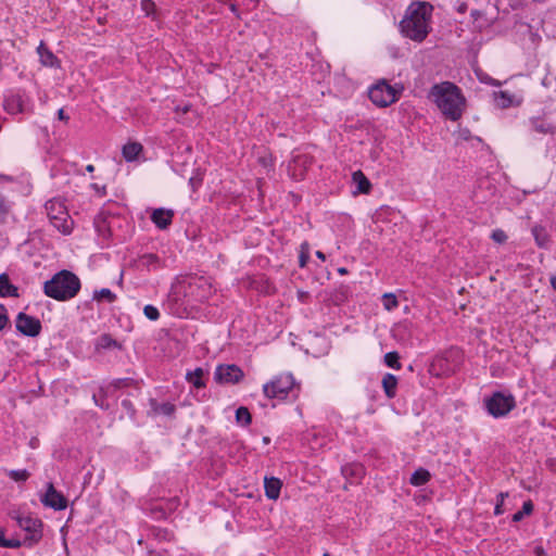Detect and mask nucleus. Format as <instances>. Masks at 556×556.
Returning a JSON list of instances; mask_svg holds the SVG:
<instances>
[{
    "mask_svg": "<svg viewBox=\"0 0 556 556\" xmlns=\"http://www.w3.org/2000/svg\"><path fill=\"white\" fill-rule=\"evenodd\" d=\"M282 486V482L280 479L275 477H265L264 479V488L265 494L269 500H277L280 495V490Z\"/></svg>",
    "mask_w": 556,
    "mask_h": 556,
    "instance_id": "nucleus-17",
    "label": "nucleus"
},
{
    "mask_svg": "<svg viewBox=\"0 0 556 556\" xmlns=\"http://www.w3.org/2000/svg\"><path fill=\"white\" fill-rule=\"evenodd\" d=\"M382 302H383V307L389 312L393 311L399 305V301L393 293H384L382 296Z\"/></svg>",
    "mask_w": 556,
    "mask_h": 556,
    "instance_id": "nucleus-33",
    "label": "nucleus"
},
{
    "mask_svg": "<svg viewBox=\"0 0 556 556\" xmlns=\"http://www.w3.org/2000/svg\"><path fill=\"white\" fill-rule=\"evenodd\" d=\"M531 231L539 248H548L551 237L545 227L542 225H534Z\"/></svg>",
    "mask_w": 556,
    "mask_h": 556,
    "instance_id": "nucleus-18",
    "label": "nucleus"
},
{
    "mask_svg": "<svg viewBox=\"0 0 556 556\" xmlns=\"http://www.w3.org/2000/svg\"><path fill=\"white\" fill-rule=\"evenodd\" d=\"M79 289V278L74 273L65 269L56 273L43 285L45 294L61 302L73 299Z\"/></svg>",
    "mask_w": 556,
    "mask_h": 556,
    "instance_id": "nucleus-4",
    "label": "nucleus"
},
{
    "mask_svg": "<svg viewBox=\"0 0 556 556\" xmlns=\"http://www.w3.org/2000/svg\"><path fill=\"white\" fill-rule=\"evenodd\" d=\"M428 97L442 115L452 122L459 121L467 108V101L462 89L451 81L433 85Z\"/></svg>",
    "mask_w": 556,
    "mask_h": 556,
    "instance_id": "nucleus-1",
    "label": "nucleus"
},
{
    "mask_svg": "<svg viewBox=\"0 0 556 556\" xmlns=\"http://www.w3.org/2000/svg\"><path fill=\"white\" fill-rule=\"evenodd\" d=\"M430 480V473L428 470L424 468H419L414 471L410 477V483L415 486H420L426 484Z\"/></svg>",
    "mask_w": 556,
    "mask_h": 556,
    "instance_id": "nucleus-27",
    "label": "nucleus"
},
{
    "mask_svg": "<svg viewBox=\"0 0 556 556\" xmlns=\"http://www.w3.org/2000/svg\"><path fill=\"white\" fill-rule=\"evenodd\" d=\"M146 317L150 320H157L160 317L159 309L153 305H146L143 308Z\"/></svg>",
    "mask_w": 556,
    "mask_h": 556,
    "instance_id": "nucleus-37",
    "label": "nucleus"
},
{
    "mask_svg": "<svg viewBox=\"0 0 556 556\" xmlns=\"http://www.w3.org/2000/svg\"><path fill=\"white\" fill-rule=\"evenodd\" d=\"M113 348H117V349H121V344L114 340L110 334H102L98 338V341H97V344H96V349L97 350H109V349H113Z\"/></svg>",
    "mask_w": 556,
    "mask_h": 556,
    "instance_id": "nucleus-26",
    "label": "nucleus"
},
{
    "mask_svg": "<svg viewBox=\"0 0 556 556\" xmlns=\"http://www.w3.org/2000/svg\"><path fill=\"white\" fill-rule=\"evenodd\" d=\"M485 406L490 415L495 418L506 416L516 406L515 397L511 394L495 392L485 400Z\"/></svg>",
    "mask_w": 556,
    "mask_h": 556,
    "instance_id": "nucleus-8",
    "label": "nucleus"
},
{
    "mask_svg": "<svg viewBox=\"0 0 556 556\" xmlns=\"http://www.w3.org/2000/svg\"><path fill=\"white\" fill-rule=\"evenodd\" d=\"M496 106L507 109L510 106H519L522 102V97L509 91H497L493 93Z\"/></svg>",
    "mask_w": 556,
    "mask_h": 556,
    "instance_id": "nucleus-13",
    "label": "nucleus"
},
{
    "mask_svg": "<svg viewBox=\"0 0 556 556\" xmlns=\"http://www.w3.org/2000/svg\"><path fill=\"white\" fill-rule=\"evenodd\" d=\"M316 256H317L319 260H321V261H325V260H326V256H325V254H324L321 251H317V252H316Z\"/></svg>",
    "mask_w": 556,
    "mask_h": 556,
    "instance_id": "nucleus-47",
    "label": "nucleus"
},
{
    "mask_svg": "<svg viewBox=\"0 0 556 556\" xmlns=\"http://www.w3.org/2000/svg\"><path fill=\"white\" fill-rule=\"evenodd\" d=\"M141 9L147 15H150L155 10V3L152 0H141Z\"/></svg>",
    "mask_w": 556,
    "mask_h": 556,
    "instance_id": "nucleus-42",
    "label": "nucleus"
},
{
    "mask_svg": "<svg viewBox=\"0 0 556 556\" xmlns=\"http://www.w3.org/2000/svg\"><path fill=\"white\" fill-rule=\"evenodd\" d=\"M9 212V205L4 198L0 194V222H2Z\"/></svg>",
    "mask_w": 556,
    "mask_h": 556,
    "instance_id": "nucleus-44",
    "label": "nucleus"
},
{
    "mask_svg": "<svg viewBox=\"0 0 556 556\" xmlns=\"http://www.w3.org/2000/svg\"><path fill=\"white\" fill-rule=\"evenodd\" d=\"M531 124H532L534 131H536L539 134L553 135L556 129L555 126H553L552 124L546 123L540 118L532 119Z\"/></svg>",
    "mask_w": 556,
    "mask_h": 556,
    "instance_id": "nucleus-28",
    "label": "nucleus"
},
{
    "mask_svg": "<svg viewBox=\"0 0 556 556\" xmlns=\"http://www.w3.org/2000/svg\"><path fill=\"white\" fill-rule=\"evenodd\" d=\"M37 52L40 58V62L46 66H53L56 58L55 55L47 48V46L41 41L37 48Z\"/></svg>",
    "mask_w": 556,
    "mask_h": 556,
    "instance_id": "nucleus-24",
    "label": "nucleus"
},
{
    "mask_svg": "<svg viewBox=\"0 0 556 556\" xmlns=\"http://www.w3.org/2000/svg\"><path fill=\"white\" fill-rule=\"evenodd\" d=\"M236 419L242 425H249L251 422V414L247 407H239L236 412Z\"/></svg>",
    "mask_w": 556,
    "mask_h": 556,
    "instance_id": "nucleus-35",
    "label": "nucleus"
},
{
    "mask_svg": "<svg viewBox=\"0 0 556 556\" xmlns=\"http://www.w3.org/2000/svg\"><path fill=\"white\" fill-rule=\"evenodd\" d=\"M230 10H231L232 12H236V11H237V8H236V5H235L233 3H231V4H230Z\"/></svg>",
    "mask_w": 556,
    "mask_h": 556,
    "instance_id": "nucleus-51",
    "label": "nucleus"
},
{
    "mask_svg": "<svg viewBox=\"0 0 556 556\" xmlns=\"http://www.w3.org/2000/svg\"><path fill=\"white\" fill-rule=\"evenodd\" d=\"M151 409L155 415L173 416L176 407L169 402L157 403L155 400L150 401Z\"/></svg>",
    "mask_w": 556,
    "mask_h": 556,
    "instance_id": "nucleus-21",
    "label": "nucleus"
},
{
    "mask_svg": "<svg viewBox=\"0 0 556 556\" xmlns=\"http://www.w3.org/2000/svg\"><path fill=\"white\" fill-rule=\"evenodd\" d=\"M508 496V493L507 492H501L498 495H497V502H496V505H495V509H494V514L495 515H501L503 514V504H504V501L505 498Z\"/></svg>",
    "mask_w": 556,
    "mask_h": 556,
    "instance_id": "nucleus-40",
    "label": "nucleus"
},
{
    "mask_svg": "<svg viewBox=\"0 0 556 556\" xmlns=\"http://www.w3.org/2000/svg\"><path fill=\"white\" fill-rule=\"evenodd\" d=\"M9 323L7 309L3 305H0V330L4 329Z\"/></svg>",
    "mask_w": 556,
    "mask_h": 556,
    "instance_id": "nucleus-43",
    "label": "nucleus"
},
{
    "mask_svg": "<svg viewBox=\"0 0 556 556\" xmlns=\"http://www.w3.org/2000/svg\"><path fill=\"white\" fill-rule=\"evenodd\" d=\"M219 383H238L243 378V371L237 365H219L214 374Z\"/></svg>",
    "mask_w": 556,
    "mask_h": 556,
    "instance_id": "nucleus-9",
    "label": "nucleus"
},
{
    "mask_svg": "<svg viewBox=\"0 0 556 556\" xmlns=\"http://www.w3.org/2000/svg\"><path fill=\"white\" fill-rule=\"evenodd\" d=\"M42 503L46 506H49L56 510L65 509L67 506L66 498L54 489L52 483L48 484L47 492L42 498Z\"/></svg>",
    "mask_w": 556,
    "mask_h": 556,
    "instance_id": "nucleus-12",
    "label": "nucleus"
},
{
    "mask_svg": "<svg viewBox=\"0 0 556 556\" xmlns=\"http://www.w3.org/2000/svg\"><path fill=\"white\" fill-rule=\"evenodd\" d=\"M295 388V381L291 374H283L270 382L264 384L263 390L269 399H286Z\"/></svg>",
    "mask_w": 556,
    "mask_h": 556,
    "instance_id": "nucleus-7",
    "label": "nucleus"
},
{
    "mask_svg": "<svg viewBox=\"0 0 556 556\" xmlns=\"http://www.w3.org/2000/svg\"><path fill=\"white\" fill-rule=\"evenodd\" d=\"M491 238L496 243H504L507 240V235L502 229H495L492 231Z\"/></svg>",
    "mask_w": 556,
    "mask_h": 556,
    "instance_id": "nucleus-38",
    "label": "nucleus"
},
{
    "mask_svg": "<svg viewBox=\"0 0 556 556\" xmlns=\"http://www.w3.org/2000/svg\"><path fill=\"white\" fill-rule=\"evenodd\" d=\"M213 287L202 276H180L172 283L167 300L170 304L181 306L191 302H202L211 296Z\"/></svg>",
    "mask_w": 556,
    "mask_h": 556,
    "instance_id": "nucleus-2",
    "label": "nucleus"
},
{
    "mask_svg": "<svg viewBox=\"0 0 556 556\" xmlns=\"http://www.w3.org/2000/svg\"><path fill=\"white\" fill-rule=\"evenodd\" d=\"M16 329L25 336L37 337L41 331V323L33 316L20 313L16 317Z\"/></svg>",
    "mask_w": 556,
    "mask_h": 556,
    "instance_id": "nucleus-10",
    "label": "nucleus"
},
{
    "mask_svg": "<svg viewBox=\"0 0 556 556\" xmlns=\"http://www.w3.org/2000/svg\"><path fill=\"white\" fill-rule=\"evenodd\" d=\"M141 262L148 268H155L159 265V257L155 254H146L141 257Z\"/></svg>",
    "mask_w": 556,
    "mask_h": 556,
    "instance_id": "nucleus-36",
    "label": "nucleus"
},
{
    "mask_svg": "<svg viewBox=\"0 0 556 556\" xmlns=\"http://www.w3.org/2000/svg\"><path fill=\"white\" fill-rule=\"evenodd\" d=\"M205 371L203 368H195L193 371H188L186 375V380L191 383L194 388L201 389L205 387V381L203 380Z\"/></svg>",
    "mask_w": 556,
    "mask_h": 556,
    "instance_id": "nucleus-23",
    "label": "nucleus"
},
{
    "mask_svg": "<svg viewBox=\"0 0 556 556\" xmlns=\"http://www.w3.org/2000/svg\"><path fill=\"white\" fill-rule=\"evenodd\" d=\"M403 90L401 84L390 85L388 80L380 79L369 88L368 96L376 106L387 108L400 99Z\"/></svg>",
    "mask_w": 556,
    "mask_h": 556,
    "instance_id": "nucleus-5",
    "label": "nucleus"
},
{
    "mask_svg": "<svg viewBox=\"0 0 556 556\" xmlns=\"http://www.w3.org/2000/svg\"><path fill=\"white\" fill-rule=\"evenodd\" d=\"M0 296H18V289L12 285L7 274L0 275Z\"/></svg>",
    "mask_w": 556,
    "mask_h": 556,
    "instance_id": "nucleus-20",
    "label": "nucleus"
},
{
    "mask_svg": "<svg viewBox=\"0 0 556 556\" xmlns=\"http://www.w3.org/2000/svg\"><path fill=\"white\" fill-rule=\"evenodd\" d=\"M338 271L341 274V275H344L348 273L346 268H339Z\"/></svg>",
    "mask_w": 556,
    "mask_h": 556,
    "instance_id": "nucleus-50",
    "label": "nucleus"
},
{
    "mask_svg": "<svg viewBox=\"0 0 556 556\" xmlns=\"http://www.w3.org/2000/svg\"><path fill=\"white\" fill-rule=\"evenodd\" d=\"M4 110L12 115L27 111L26 100L24 94L20 92L9 93L3 101Z\"/></svg>",
    "mask_w": 556,
    "mask_h": 556,
    "instance_id": "nucleus-11",
    "label": "nucleus"
},
{
    "mask_svg": "<svg viewBox=\"0 0 556 556\" xmlns=\"http://www.w3.org/2000/svg\"><path fill=\"white\" fill-rule=\"evenodd\" d=\"M174 212L172 210L155 208L151 214L152 222L160 229H166L173 220Z\"/></svg>",
    "mask_w": 556,
    "mask_h": 556,
    "instance_id": "nucleus-16",
    "label": "nucleus"
},
{
    "mask_svg": "<svg viewBox=\"0 0 556 556\" xmlns=\"http://www.w3.org/2000/svg\"><path fill=\"white\" fill-rule=\"evenodd\" d=\"M396 387H397L396 377L392 374H386L382 378V388L384 390L386 395L389 399H392L395 396Z\"/></svg>",
    "mask_w": 556,
    "mask_h": 556,
    "instance_id": "nucleus-22",
    "label": "nucleus"
},
{
    "mask_svg": "<svg viewBox=\"0 0 556 556\" xmlns=\"http://www.w3.org/2000/svg\"><path fill=\"white\" fill-rule=\"evenodd\" d=\"M309 260V244L307 242H303L300 247V255H299V265L300 267H305Z\"/></svg>",
    "mask_w": 556,
    "mask_h": 556,
    "instance_id": "nucleus-32",
    "label": "nucleus"
},
{
    "mask_svg": "<svg viewBox=\"0 0 556 556\" xmlns=\"http://www.w3.org/2000/svg\"><path fill=\"white\" fill-rule=\"evenodd\" d=\"M93 299L97 301L106 300L108 302H113L115 294L110 289L103 288L99 291H94Z\"/></svg>",
    "mask_w": 556,
    "mask_h": 556,
    "instance_id": "nucleus-34",
    "label": "nucleus"
},
{
    "mask_svg": "<svg viewBox=\"0 0 556 556\" xmlns=\"http://www.w3.org/2000/svg\"><path fill=\"white\" fill-rule=\"evenodd\" d=\"M384 363L393 369H401L400 355L397 352H389L384 355Z\"/></svg>",
    "mask_w": 556,
    "mask_h": 556,
    "instance_id": "nucleus-30",
    "label": "nucleus"
},
{
    "mask_svg": "<svg viewBox=\"0 0 556 556\" xmlns=\"http://www.w3.org/2000/svg\"><path fill=\"white\" fill-rule=\"evenodd\" d=\"M551 285L556 290V276L551 277Z\"/></svg>",
    "mask_w": 556,
    "mask_h": 556,
    "instance_id": "nucleus-48",
    "label": "nucleus"
},
{
    "mask_svg": "<svg viewBox=\"0 0 556 556\" xmlns=\"http://www.w3.org/2000/svg\"><path fill=\"white\" fill-rule=\"evenodd\" d=\"M46 211L50 223L60 232L67 235L73 229V219L71 218L66 206L59 199L50 200L46 203Z\"/></svg>",
    "mask_w": 556,
    "mask_h": 556,
    "instance_id": "nucleus-6",
    "label": "nucleus"
},
{
    "mask_svg": "<svg viewBox=\"0 0 556 556\" xmlns=\"http://www.w3.org/2000/svg\"><path fill=\"white\" fill-rule=\"evenodd\" d=\"M142 151V146L138 142H128L123 147V156L126 161H134Z\"/></svg>",
    "mask_w": 556,
    "mask_h": 556,
    "instance_id": "nucleus-25",
    "label": "nucleus"
},
{
    "mask_svg": "<svg viewBox=\"0 0 556 556\" xmlns=\"http://www.w3.org/2000/svg\"><path fill=\"white\" fill-rule=\"evenodd\" d=\"M433 7L425 1L413 2L400 23L401 33L416 42H422L430 33Z\"/></svg>",
    "mask_w": 556,
    "mask_h": 556,
    "instance_id": "nucleus-3",
    "label": "nucleus"
},
{
    "mask_svg": "<svg viewBox=\"0 0 556 556\" xmlns=\"http://www.w3.org/2000/svg\"><path fill=\"white\" fill-rule=\"evenodd\" d=\"M352 180L356 185L358 193L367 194L370 192L371 184L362 170L354 172Z\"/></svg>",
    "mask_w": 556,
    "mask_h": 556,
    "instance_id": "nucleus-19",
    "label": "nucleus"
},
{
    "mask_svg": "<svg viewBox=\"0 0 556 556\" xmlns=\"http://www.w3.org/2000/svg\"><path fill=\"white\" fill-rule=\"evenodd\" d=\"M0 545L3 547L16 548L21 546L18 540H5L3 532H0Z\"/></svg>",
    "mask_w": 556,
    "mask_h": 556,
    "instance_id": "nucleus-39",
    "label": "nucleus"
},
{
    "mask_svg": "<svg viewBox=\"0 0 556 556\" xmlns=\"http://www.w3.org/2000/svg\"><path fill=\"white\" fill-rule=\"evenodd\" d=\"M58 117H59V119L64 121V122L68 121V116L65 114L63 109H60L58 111Z\"/></svg>",
    "mask_w": 556,
    "mask_h": 556,
    "instance_id": "nucleus-45",
    "label": "nucleus"
},
{
    "mask_svg": "<svg viewBox=\"0 0 556 556\" xmlns=\"http://www.w3.org/2000/svg\"><path fill=\"white\" fill-rule=\"evenodd\" d=\"M308 162L306 155H298L289 164V173L294 180H302L305 176V167Z\"/></svg>",
    "mask_w": 556,
    "mask_h": 556,
    "instance_id": "nucleus-15",
    "label": "nucleus"
},
{
    "mask_svg": "<svg viewBox=\"0 0 556 556\" xmlns=\"http://www.w3.org/2000/svg\"><path fill=\"white\" fill-rule=\"evenodd\" d=\"M533 510V504L531 501H527L522 505V509L513 515V521L518 522L522 520L525 515H530Z\"/></svg>",
    "mask_w": 556,
    "mask_h": 556,
    "instance_id": "nucleus-31",
    "label": "nucleus"
},
{
    "mask_svg": "<svg viewBox=\"0 0 556 556\" xmlns=\"http://www.w3.org/2000/svg\"><path fill=\"white\" fill-rule=\"evenodd\" d=\"M87 172L92 173L94 170V166L89 164L86 166Z\"/></svg>",
    "mask_w": 556,
    "mask_h": 556,
    "instance_id": "nucleus-49",
    "label": "nucleus"
},
{
    "mask_svg": "<svg viewBox=\"0 0 556 556\" xmlns=\"http://www.w3.org/2000/svg\"><path fill=\"white\" fill-rule=\"evenodd\" d=\"M342 473L346 478H361L364 475V468L361 465H346L342 468Z\"/></svg>",
    "mask_w": 556,
    "mask_h": 556,
    "instance_id": "nucleus-29",
    "label": "nucleus"
},
{
    "mask_svg": "<svg viewBox=\"0 0 556 556\" xmlns=\"http://www.w3.org/2000/svg\"><path fill=\"white\" fill-rule=\"evenodd\" d=\"M18 526L29 532L33 538H39L42 523L38 518L31 516H23L17 519Z\"/></svg>",
    "mask_w": 556,
    "mask_h": 556,
    "instance_id": "nucleus-14",
    "label": "nucleus"
},
{
    "mask_svg": "<svg viewBox=\"0 0 556 556\" xmlns=\"http://www.w3.org/2000/svg\"><path fill=\"white\" fill-rule=\"evenodd\" d=\"M264 442H265V443H268V442H269V439H268V438H264Z\"/></svg>",
    "mask_w": 556,
    "mask_h": 556,
    "instance_id": "nucleus-52",
    "label": "nucleus"
},
{
    "mask_svg": "<svg viewBox=\"0 0 556 556\" xmlns=\"http://www.w3.org/2000/svg\"><path fill=\"white\" fill-rule=\"evenodd\" d=\"M10 477L15 481H25L29 477L27 470H12Z\"/></svg>",
    "mask_w": 556,
    "mask_h": 556,
    "instance_id": "nucleus-41",
    "label": "nucleus"
},
{
    "mask_svg": "<svg viewBox=\"0 0 556 556\" xmlns=\"http://www.w3.org/2000/svg\"><path fill=\"white\" fill-rule=\"evenodd\" d=\"M534 554H535L536 556H543V555L545 554V551H544V548H543L542 546H536V547L534 548Z\"/></svg>",
    "mask_w": 556,
    "mask_h": 556,
    "instance_id": "nucleus-46",
    "label": "nucleus"
},
{
    "mask_svg": "<svg viewBox=\"0 0 556 556\" xmlns=\"http://www.w3.org/2000/svg\"><path fill=\"white\" fill-rule=\"evenodd\" d=\"M324 556H328V554H325Z\"/></svg>",
    "mask_w": 556,
    "mask_h": 556,
    "instance_id": "nucleus-53",
    "label": "nucleus"
}]
</instances>
